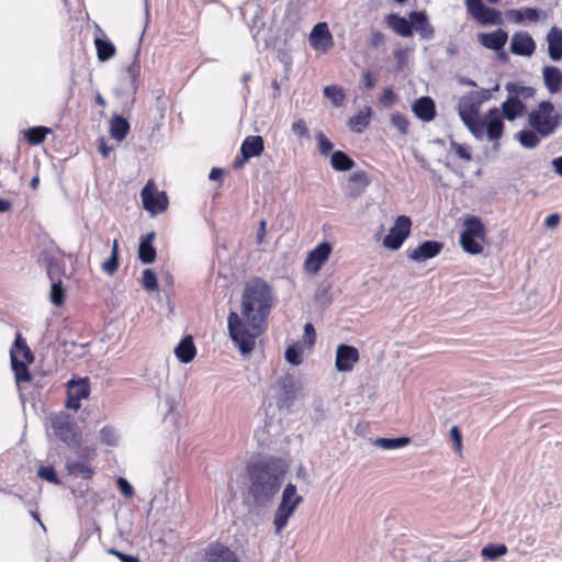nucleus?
Returning a JSON list of instances; mask_svg holds the SVG:
<instances>
[{"label":"nucleus","instance_id":"1","mask_svg":"<svg viewBox=\"0 0 562 562\" xmlns=\"http://www.w3.org/2000/svg\"><path fill=\"white\" fill-rule=\"evenodd\" d=\"M272 302V288L263 279L254 278L245 284L241 294V315L249 328H246L236 312H231L227 318L229 337L243 355L254 350L256 338L266 326Z\"/></svg>","mask_w":562,"mask_h":562},{"label":"nucleus","instance_id":"2","mask_svg":"<svg viewBox=\"0 0 562 562\" xmlns=\"http://www.w3.org/2000/svg\"><path fill=\"white\" fill-rule=\"evenodd\" d=\"M286 465L282 459L265 457L246 465L248 493L258 506H266L281 487Z\"/></svg>","mask_w":562,"mask_h":562},{"label":"nucleus","instance_id":"3","mask_svg":"<svg viewBox=\"0 0 562 562\" xmlns=\"http://www.w3.org/2000/svg\"><path fill=\"white\" fill-rule=\"evenodd\" d=\"M562 123V115L551 101H541L537 109L528 113V124L541 137L552 135Z\"/></svg>","mask_w":562,"mask_h":562},{"label":"nucleus","instance_id":"4","mask_svg":"<svg viewBox=\"0 0 562 562\" xmlns=\"http://www.w3.org/2000/svg\"><path fill=\"white\" fill-rule=\"evenodd\" d=\"M485 241V227L482 221L474 215L464 220V231L460 236V244L465 252L479 255L483 251Z\"/></svg>","mask_w":562,"mask_h":562},{"label":"nucleus","instance_id":"5","mask_svg":"<svg viewBox=\"0 0 562 562\" xmlns=\"http://www.w3.org/2000/svg\"><path fill=\"white\" fill-rule=\"evenodd\" d=\"M303 498L297 494L296 486L288 483L282 492L281 502L274 514L273 525L276 532L280 533L286 526L289 518L293 515Z\"/></svg>","mask_w":562,"mask_h":562},{"label":"nucleus","instance_id":"6","mask_svg":"<svg viewBox=\"0 0 562 562\" xmlns=\"http://www.w3.org/2000/svg\"><path fill=\"white\" fill-rule=\"evenodd\" d=\"M54 435L70 448H79L80 429L67 416H56L52 419Z\"/></svg>","mask_w":562,"mask_h":562},{"label":"nucleus","instance_id":"7","mask_svg":"<svg viewBox=\"0 0 562 562\" xmlns=\"http://www.w3.org/2000/svg\"><path fill=\"white\" fill-rule=\"evenodd\" d=\"M412 221L406 215L396 217L394 225L383 239V246L391 250H397L402 247L411 234Z\"/></svg>","mask_w":562,"mask_h":562},{"label":"nucleus","instance_id":"8","mask_svg":"<svg viewBox=\"0 0 562 562\" xmlns=\"http://www.w3.org/2000/svg\"><path fill=\"white\" fill-rule=\"evenodd\" d=\"M144 209L156 215L167 210L168 199L165 192L157 191L154 183L148 181L140 192Z\"/></svg>","mask_w":562,"mask_h":562},{"label":"nucleus","instance_id":"9","mask_svg":"<svg viewBox=\"0 0 562 562\" xmlns=\"http://www.w3.org/2000/svg\"><path fill=\"white\" fill-rule=\"evenodd\" d=\"M359 361V351L356 347L340 344L336 350L335 367L339 372H349Z\"/></svg>","mask_w":562,"mask_h":562},{"label":"nucleus","instance_id":"10","mask_svg":"<svg viewBox=\"0 0 562 562\" xmlns=\"http://www.w3.org/2000/svg\"><path fill=\"white\" fill-rule=\"evenodd\" d=\"M280 392L277 396L279 407H291L294 404L297 393V385L294 378L285 374L278 380Z\"/></svg>","mask_w":562,"mask_h":562},{"label":"nucleus","instance_id":"11","mask_svg":"<svg viewBox=\"0 0 562 562\" xmlns=\"http://www.w3.org/2000/svg\"><path fill=\"white\" fill-rule=\"evenodd\" d=\"M443 248V244L437 240L423 241L416 248L407 251V257L415 262H424L437 257Z\"/></svg>","mask_w":562,"mask_h":562},{"label":"nucleus","instance_id":"12","mask_svg":"<svg viewBox=\"0 0 562 562\" xmlns=\"http://www.w3.org/2000/svg\"><path fill=\"white\" fill-rule=\"evenodd\" d=\"M330 252V244L327 241L321 243L312 251L308 252V256L304 262L305 268L313 273L318 272L322 266L328 259Z\"/></svg>","mask_w":562,"mask_h":562},{"label":"nucleus","instance_id":"13","mask_svg":"<svg viewBox=\"0 0 562 562\" xmlns=\"http://www.w3.org/2000/svg\"><path fill=\"white\" fill-rule=\"evenodd\" d=\"M485 133L490 140H497L502 137L504 131L503 117L497 108L491 109L484 119Z\"/></svg>","mask_w":562,"mask_h":562},{"label":"nucleus","instance_id":"14","mask_svg":"<svg viewBox=\"0 0 562 562\" xmlns=\"http://www.w3.org/2000/svg\"><path fill=\"white\" fill-rule=\"evenodd\" d=\"M536 49L533 38L525 32L515 33L512 37L510 50L518 56H531Z\"/></svg>","mask_w":562,"mask_h":562},{"label":"nucleus","instance_id":"15","mask_svg":"<svg viewBox=\"0 0 562 562\" xmlns=\"http://www.w3.org/2000/svg\"><path fill=\"white\" fill-rule=\"evenodd\" d=\"M413 32L416 31L420 38L431 40L435 36V29L429 23L425 11H412L409 13Z\"/></svg>","mask_w":562,"mask_h":562},{"label":"nucleus","instance_id":"16","mask_svg":"<svg viewBox=\"0 0 562 562\" xmlns=\"http://www.w3.org/2000/svg\"><path fill=\"white\" fill-rule=\"evenodd\" d=\"M205 554L207 562H240L234 551L221 543L210 544Z\"/></svg>","mask_w":562,"mask_h":562},{"label":"nucleus","instance_id":"17","mask_svg":"<svg viewBox=\"0 0 562 562\" xmlns=\"http://www.w3.org/2000/svg\"><path fill=\"white\" fill-rule=\"evenodd\" d=\"M479 42L486 48L493 49V50H501L505 46L508 34L502 30L498 29L491 33H480L477 35Z\"/></svg>","mask_w":562,"mask_h":562},{"label":"nucleus","instance_id":"18","mask_svg":"<svg viewBox=\"0 0 562 562\" xmlns=\"http://www.w3.org/2000/svg\"><path fill=\"white\" fill-rule=\"evenodd\" d=\"M542 79L550 93H559L562 90V71L557 66H544Z\"/></svg>","mask_w":562,"mask_h":562},{"label":"nucleus","instance_id":"19","mask_svg":"<svg viewBox=\"0 0 562 562\" xmlns=\"http://www.w3.org/2000/svg\"><path fill=\"white\" fill-rule=\"evenodd\" d=\"M386 25L396 34L409 37L413 36L412 20L401 16L397 13H391L385 16Z\"/></svg>","mask_w":562,"mask_h":562},{"label":"nucleus","instance_id":"20","mask_svg":"<svg viewBox=\"0 0 562 562\" xmlns=\"http://www.w3.org/2000/svg\"><path fill=\"white\" fill-rule=\"evenodd\" d=\"M412 111L418 119L429 122L436 115L435 102L430 97H420L413 103Z\"/></svg>","mask_w":562,"mask_h":562},{"label":"nucleus","instance_id":"21","mask_svg":"<svg viewBox=\"0 0 562 562\" xmlns=\"http://www.w3.org/2000/svg\"><path fill=\"white\" fill-rule=\"evenodd\" d=\"M310 42L315 48H327L333 45V36L326 23H317L314 25L310 34Z\"/></svg>","mask_w":562,"mask_h":562},{"label":"nucleus","instance_id":"22","mask_svg":"<svg viewBox=\"0 0 562 562\" xmlns=\"http://www.w3.org/2000/svg\"><path fill=\"white\" fill-rule=\"evenodd\" d=\"M480 106L481 104L479 101H476L470 92L464 94L458 103V111L461 120L470 121L473 117H479Z\"/></svg>","mask_w":562,"mask_h":562},{"label":"nucleus","instance_id":"23","mask_svg":"<svg viewBox=\"0 0 562 562\" xmlns=\"http://www.w3.org/2000/svg\"><path fill=\"white\" fill-rule=\"evenodd\" d=\"M265 149L263 138L259 135L247 136L240 146V154H244V159H251L262 154Z\"/></svg>","mask_w":562,"mask_h":562},{"label":"nucleus","instance_id":"24","mask_svg":"<svg viewBox=\"0 0 562 562\" xmlns=\"http://www.w3.org/2000/svg\"><path fill=\"white\" fill-rule=\"evenodd\" d=\"M549 57L558 61L562 58V30L553 26L547 34Z\"/></svg>","mask_w":562,"mask_h":562},{"label":"nucleus","instance_id":"25","mask_svg":"<svg viewBox=\"0 0 562 562\" xmlns=\"http://www.w3.org/2000/svg\"><path fill=\"white\" fill-rule=\"evenodd\" d=\"M369 186V179L364 171L352 172L348 178L347 194L352 198L359 196Z\"/></svg>","mask_w":562,"mask_h":562},{"label":"nucleus","instance_id":"26","mask_svg":"<svg viewBox=\"0 0 562 562\" xmlns=\"http://www.w3.org/2000/svg\"><path fill=\"white\" fill-rule=\"evenodd\" d=\"M155 239V233H147L139 243L138 246V258L143 263H151L156 259V249L153 245Z\"/></svg>","mask_w":562,"mask_h":562},{"label":"nucleus","instance_id":"27","mask_svg":"<svg viewBox=\"0 0 562 562\" xmlns=\"http://www.w3.org/2000/svg\"><path fill=\"white\" fill-rule=\"evenodd\" d=\"M196 349L191 336H186L175 348V355L182 363H189L195 357Z\"/></svg>","mask_w":562,"mask_h":562},{"label":"nucleus","instance_id":"28","mask_svg":"<svg viewBox=\"0 0 562 562\" xmlns=\"http://www.w3.org/2000/svg\"><path fill=\"white\" fill-rule=\"evenodd\" d=\"M371 115V108L364 106L359 113L348 120L349 128L355 133H362L368 127Z\"/></svg>","mask_w":562,"mask_h":562},{"label":"nucleus","instance_id":"29","mask_svg":"<svg viewBox=\"0 0 562 562\" xmlns=\"http://www.w3.org/2000/svg\"><path fill=\"white\" fill-rule=\"evenodd\" d=\"M130 132V123L121 115H114L110 121V135L113 139L122 142Z\"/></svg>","mask_w":562,"mask_h":562},{"label":"nucleus","instance_id":"30","mask_svg":"<svg viewBox=\"0 0 562 562\" xmlns=\"http://www.w3.org/2000/svg\"><path fill=\"white\" fill-rule=\"evenodd\" d=\"M139 68H140L139 63L136 59L127 67L125 79H124L126 81V85L124 87H122L121 89H116L117 95H121L127 91H131L132 93L136 92V90H137L136 81H137V77L139 74Z\"/></svg>","mask_w":562,"mask_h":562},{"label":"nucleus","instance_id":"31","mask_svg":"<svg viewBox=\"0 0 562 562\" xmlns=\"http://www.w3.org/2000/svg\"><path fill=\"white\" fill-rule=\"evenodd\" d=\"M503 115L508 121H514L526 112V104L521 100L509 99L502 104Z\"/></svg>","mask_w":562,"mask_h":562},{"label":"nucleus","instance_id":"32","mask_svg":"<svg viewBox=\"0 0 562 562\" xmlns=\"http://www.w3.org/2000/svg\"><path fill=\"white\" fill-rule=\"evenodd\" d=\"M26 360L19 359L14 352L11 355V367L15 375L18 384L22 382H30L32 376L26 366Z\"/></svg>","mask_w":562,"mask_h":562},{"label":"nucleus","instance_id":"33","mask_svg":"<svg viewBox=\"0 0 562 562\" xmlns=\"http://www.w3.org/2000/svg\"><path fill=\"white\" fill-rule=\"evenodd\" d=\"M66 469L70 475L82 479H90L94 473L93 469L81 460L67 461Z\"/></svg>","mask_w":562,"mask_h":562},{"label":"nucleus","instance_id":"34","mask_svg":"<svg viewBox=\"0 0 562 562\" xmlns=\"http://www.w3.org/2000/svg\"><path fill=\"white\" fill-rule=\"evenodd\" d=\"M505 89L508 92L509 99H516V100H520V98L521 99H530V98H533L536 94L535 88L519 86L514 82L506 83Z\"/></svg>","mask_w":562,"mask_h":562},{"label":"nucleus","instance_id":"35","mask_svg":"<svg viewBox=\"0 0 562 562\" xmlns=\"http://www.w3.org/2000/svg\"><path fill=\"white\" fill-rule=\"evenodd\" d=\"M330 165L337 171H348L355 166V161L346 153L336 150L331 154Z\"/></svg>","mask_w":562,"mask_h":562},{"label":"nucleus","instance_id":"36","mask_svg":"<svg viewBox=\"0 0 562 562\" xmlns=\"http://www.w3.org/2000/svg\"><path fill=\"white\" fill-rule=\"evenodd\" d=\"M519 144L525 148H536L542 138L533 128L522 130L516 134Z\"/></svg>","mask_w":562,"mask_h":562},{"label":"nucleus","instance_id":"37","mask_svg":"<svg viewBox=\"0 0 562 562\" xmlns=\"http://www.w3.org/2000/svg\"><path fill=\"white\" fill-rule=\"evenodd\" d=\"M408 437H397V438H375L372 440V443L384 450H394L398 448H403L408 445Z\"/></svg>","mask_w":562,"mask_h":562},{"label":"nucleus","instance_id":"38","mask_svg":"<svg viewBox=\"0 0 562 562\" xmlns=\"http://www.w3.org/2000/svg\"><path fill=\"white\" fill-rule=\"evenodd\" d=\"M474 19L481 24L497 25L502 23L501 12L486 5L483 7L482 11Z\"/></svg>","mask_w":562,"mask_h":562},{"label":"nucleus","instance_id":"39","mask_svg":"<svg viewBox=\"0 0 562 562\" xmlns=\"http://www.w3.org/2000/svg\"><path fill=\"white\" fill-rule=\"evenodd\" d=\"M95 48L99 60L106 61L115 54V46L109 40L95 38Z\"/></svg>","mask_w":562,"mask_h":562},{"label":"nucleus","instance_id":"40","mask_svg":"<svg viewBox=\"0 0 562 562\" xmlns=\"http://www.w3.org/2000/svg\"><path fill=\"white\" fill-rule=\"evenodd\" d=\"M510 15L514 18L516 23H521L524 20L537 22L539 20V10L536 8L525 7L512 10Z\"/></svg>","mask_w":562,"mask_h":562},{"label":"nucleus","instance_id":"41","mask_svg":"<svg viewBox=\"0 0 562 562\" xmlns=\"http://www.w3.org/2000/svg\"><path fill=\"white\" fill-rule=\"evenodd\" d=\"M69 396L76 401L87 398L89 396V385L82 380L69 382Z\"/></svg>","mask_w":562,"mask_h":562},{"label":"nucleus","instance_id":"42","mask_svg":"<svg viewBox=\"0 0 562 562\" xmlns=\"http://www.w3.org/2000/svg\"><path fill=\"white\" fill-rule=\"evenodd\" d=\"M50 132V128L44 126L32 127L26 132V139L32 145H40L45 140L47 134Z\"/></svg>","mask_w":562,"mask_h":562},{"label":"nucleus","instance_id":"43","mask_svg":"<svg viewBox=\"0 0 562 562\" xmlns=\"http://www.w3.org/2000/svg\"><path fill=\"white\" fill-rule=\"evenodd\" d=\"M507 553V547L505 544H487L485 546L481 554L485 560H496Z\"/></svg>","mask_w":562,"mask_h":562},{"label":"nucleus","instance_id":"44","mask_svg":"<svg viewBox=\"0 0 562 562\" xmlns=\"http://www.w3.org/2000/svg\"><path fill=\"white\" fill-rule=\"evenodd\" d=\"M12 352H14L18 358L21 356L27 362H32L34 359L32 351L30 350L25 340L21 336H18L16 339L14 340V347L11 350V353Z\"/></svg>","mask_w":562,"mask_h":562},{"label":"nucleus","instance_id":"45","mask_svg":"<svg viewBox=\"0 0 562 562\" xmlns=\"http://www.w3.org/2000/svg\"><path fill=\"white\" fill-rule=\"evenodd\" d=\"M468 130L479 139H482L485 134V122L479 117H473L470 121H462Z\"/></svg>","mask_w":562,"mask_h":562},{"label":"nucleus","instance_id":"46","mask_svg":"<svg viewBox=\"0 0 562 562\" xmlns=\"http://www.w3.org/2000/svg\"><path fill=\"white\" fill-rule=\"evenodd\" d=\"M324 95L331 101L335 106H340L345 99L341 88L337 86H327L324 88Z\"/></svg>","mask_w":562,"mask_h":562},{"label":"nucleus","instance_id":"47","mask_svg":"<svg viewBox=\"0 0 562 562\" xmlns=\"http://www.w3.org/2000/svg\"><path fill=\"white\" fill-rule=\"evenodd\" d=\"M50 301L57 305L60 306L65 301V292L61 285V281L53 282L50 286Z\"/></svg>","mask_w":562,"mask_h":562},{"label":"nucleus","instance_id":"48","mask_svg":"<svg viewBox=\"0 0 562 562\" xmlns=\"http://www.w3.org/2000/svg\"><path fill=\"white\" fill-rule=\"evenodd\" d=\"M391 123L402 135H406L408 133L409 122L405 115L401 113H393L391 115Z\"/></svg>","mask_w":562,"mask_h":562},{"label":"nucleus","instance_id":"49","mask_svg":"<svg viewBox=\"0 0 562 562\" xmlns=\"http://www.w3.org/2000/svg\"><path fill=\"white\" fill-rule=\"evenodd\" d=\"M37 474L42 480H45V481L56 484V485L60 484V481L56 474V471H55L54 467H52V465H42L38 469Z\"/></svg>","mask_w":562,"mask_h":562},{"label":"nucleus","instance_id":"50","mask_svg":"<svg viewBox=\"0 0 562 562\" xmlns=\"http://www.w3.org/2000/svg\"><path fill=\"white\" fill-rule=\"evenodd\" d=\"M142 284L144 289L148 291H155L158 289V281L151 269H145L143 271Z\"/></svg>","mask_w":562,"mask_h":562},{"label":"nucleus","instance_id":"51","mask_svg":"<svg viewBox=\"0 0 562 562\" xmlns=\"http://www.w3.org/2000/svg\"><path fill=\"white\" fill-rule=\"evenodd\" d=\"M100 439L101 442L106 446H115L117 441V436L112 427L105 426L100 430Z\"/></svg>","mask_w":562,"mask_h":562},{"label":"nucleus","instance_id":"52","mask_svg":"<svg viewBox=\"0 0 562 562\" xmlns=\"http://www.w3.org/2000/svg\"><path fill=\"white\" fill-rule=\"evenodd\" d=\"M315 137L318 143L321 155L327 156L333 150L334 144L325 136L323 132H318Z\"/></svg>","mask_w":562,"mask_h":562},{"label":"nucleus","instance_id":"53","mask_svg":"<svg viewBox=\"0 0 562 562\" xmlns=\"http://www.w3.org/2000/svg\"><path fill=\"white\" fill-rule=\"evenodd\" d=\"M284 357L289 363L294 366H299L302 362L301 350L296 346L288 347Z\"/></svg>","mask_w":562,"mask_h":562},{"label":"nucleus","instance_id":"54","mask_svg":"<svg viewBox=\"0 0 562 562\" xmlns=\"http://www.w3.org/2000/svg\"><path fill=\"white\" fill-rule=\"evenodd\" d=\"M101 267L105 273L110 276L114 274L119 268V256L111 255L109 259L102 263Z\"/></svg>","mask_w":562,"mask_h":562},{"label":"nucleus","instance_id":"55","mask_svg":"<svg viewBox=\"0 0 562 562\" xmlns=\"http://www.w3.org/2000/svg\"><path fill=\"white\" fill-rule=\"evenodd\" d=\"M451 148L454 149L456 155L459 158L464 159L467 161L472 160V155L465 146L458 144L456 142H451Z\"/></svg>","mask_w":562,"mask_h":562},{"label":"nucleus","instance_id":"56","mask_svg":"<svg viewBox=\"0 0 562 562\" xmlns=\"http://www.w3.org/2000/svg\"><path fill=\"white\" fill-rule=\"evenodd\" d=\"M313 409L315 412V420L321 422L326 417V411L324 406V401L322 398H316L313 401Z\"/></svg>","mask_w":562,"mask_h":562},{"label":"nucleus","instance_id":"57","mask_svg":"<svg viewBox=\"0 0 562 562\" xmlns=\"http://www.w3.org/2000/svg\"><path fill=\"white\" fill-rule=\"evenodd\" d=\"M465 7L468 12L475 18L476 14L482 11L484 3L482 0H465Z\"/></svg>","mask_w":562,"mask_h":562},{"label":"nucleus","instance_id":"58","mask_svg":"<svg viewBox=\"0 0 562 562\" xmlns=\"http://www.w3.org/2000/svg\"><path fill=\"white\" fill-rule=\"evenodd\" d=\"M316 333L312 323H306L304 325V341L308 346H313L315 344Z\"/></svg>","mask_w":562,"mask_h":562},{"label":"nucleus","instance_id":"59","mask_svg":"<svg viewBox=\"0 0 562 562\" xmlns=\"http://www.w3.org/2000/svg\"><path fill=\"white\" fill-rule=\"evenodd\" d=\"M106 552L120 559L121 562H140L137 557L125 554L114 548H110Z\"/></svg>","mask_w":562,"mask_h":562},{"label":"nucleus","instance_id":"60","mask_svg":"<svg viewBox=\"0 0 562 562\" xmlns=\"http://www.w3.org/2000/svg\"><path fill=\"white\" fill-rule=\"evenodd\" d=\"M395 99H396V95H395L394 91L391 88H386L380 98V103L383 106L389 108L395 102Z\"/></svg>","mask_w":562,"mask_h":562},{"label":"nucleus","instance_id":"61","mask_svg":"<svg viewBox=\"0 0 562 562\" xmlns=\"http://www.w3.org/2000/svg\"><path fill=\"white\" fill-rule=\"evenodd\" d=\"M116 484H117L120 492L124 496L130 497L133 495V493H134L133 486L128 483L127 480H125L124 477H119L116 481Z\"/></svg>","mask_w":562,"mask_h":562},{"label":"nucleus","instance_id":"62","mask_svg":"<svg viewBox=\"0 0 562 562\" xmlns=\"http://www.w3.org/2000/svg\"><path fill=\"white\" fill-rule=\"evenodd\" d=\"M292 131L299 137H305L308 135V128L303 120H299L292 124Z\"/></svg>","mask_w":562,"mask_h":562},{"label":"nucleus","instance_id":"63","mask_svg":"<svg viewBox=\"0 0 562 562\" xmlns=\"http://www.w3.org/2000/svg\"><path fill=\"white\" fill-rule=\"evenodd\" d=\"M77 454L79 459H81L83 462H87L94 458L95 449L92 447H82L78 449Z\"/></svg>","mask_w":562,"mask_h":562},{"label":"nucleus","instance_id":"64","mask_svg":"<svg viewBox=\"0 0 562 562\" xmlns=\"http://www.w3.org/2000/svg\"><path fill=\"white\" fill-rule=\"evenodd\" d=\"M450 437H451V440L454 443L456 450L457 451H461V449H462V435H461L460 429L457 426H453L450 429Z\"/></svg>","mask_w":562,"mask_h":562}]
</instances>
